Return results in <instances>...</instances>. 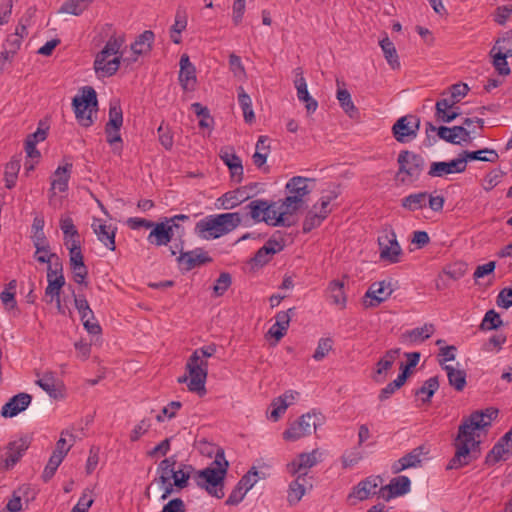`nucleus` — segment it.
I'll use <instances>...</instances> for the list:
<instances>
[{"label":"nucleus","mask_w":512,"mask_h":512,"mask_svg":"<svg viewBox=\"0 0 512 512\" xmlns=\"http://www.w3.org/2000/svg\"><path fill=\"white\" fill-rule=\"evenodd\" d=\"M497 415V409L487 408L462 418L453 442L455 453L447 464V469H460L476 458L480 444L486 438Z\"/></svg>","instance_id":"1"},{"label":"nucleus","mask_w":512,"mask_h":512,"mask_svg":"<svg viewBox=\"0 0 512 512\" xmlns=\"http://www.w3.org/2000/svg\"><path fill=\"white\" fill-rule=\"evenodd\" d=\"M294 73H295V80H294V85H295V88L297 90V97L300 100H304L305 98H307L310 94H309V91H308V88H307V83H306V80L303 76V71L301 68H296L294 70Z\"/></svg>","instance_id":"56"},{"label":"nucleus","mask_w":512,"mask_h":512,"mask_svg":"<svg viewBox=\"0 0 512 512\" xmlns=\"http://www.w3.org/2000/svg\"><path fill=\"white\" fill-rule=\"evenodd\" d=\"M124 42L121 35H112L109 38L94 60V69L98 76L109 77L118 71L122 58L120 49Z\"/></svg>","instance_id":"4"},{"label":"nucleus","mask_w":512,"mask_h":512,"mask_svg":"<svg viewBox=\"0 0 512 512\" xmlns=\"http://www.w3.org/2000/svg\"><path fill=\"white\" fill-rule=\"evenodd\" d=\"M327 295L333 305L340 309L346 307L347 298L344 291V282L339 280L331 281L327 287Z\"/></svg>","instance_id":"34"},{"label":"nucleus","mask_w":512,"mask_h":512,"mask_svg":"<svg viewBox=\"0 0 512 512\" xmlns=\"http://www.w3.org/2000/svg\"><path fill=\"white\" fill-rule=\"evenodd\" d=\"M424 163V159L420 155L410 151H402L398 155L397 180L404 184L416 181L424 169Z\"/></svg>","instance_id":"8"},{"label":"nucleus","mask_w":512,"mask_h":512,"mask_svg":"<svg viewBox=\"0 0 512 512\" xmlns=\"http://www.w3.org/2000/svg\"><path fill=\"white\" fill-rule=\"evenodd\" d=\"M64 285L65 277L62 264L56 263L53 267H47V287L45 288L43 300L48 304H52L54 297L61 295Z\"/></svg>","instance_id":"14"},{"label":"nucleus","mask_w":512,"mask_h":512,"mask_svg":"<svg viewBox=\"0 0 512 512\" xmlns=\"http://www.w3.org/2000/svg\"><path fill=\"white\" fill-rule=\"evenodd\" d=\"M93 232L97 239L110 251H114L115 236L117 228L112 225L105 224L101 219L94 218L91 224Z\"/></svg>","instance_id":"20"},{"label":"nucleus","mask_w":512,"mask_h":512,"mask_svg":"<svg viewBox=\"0 0 512 512\" xmlns=\"http://www.w3.org/2000/svg\"><path fill=\"white\" fill-rule=\"evenodd\" d=\"M411 491V480L408 476L398 475L386 484V501L405 496Z\"/></svg>","instance_id":"25"},{"label":"nucleus","mask_w":512,"mask_h":512,"mask_svg":"<svg viewBox=\"0 0 512 512\" xmlns=\"http://www.w3.org/2000/svg\"><path fill=\"white\" fill-rule=\"evenodd\" d=\"M466 170V159L459 157L451 161L432 162L428 175L431 177H444L449 174L462 173Z\"/></svg>","instance_id":"17"},{"label":"nucleus","mask_w":512,"mask_h":512,"mask_svg":"<svg viewBox=\"0 0 512 512\" xmlns=\"http://www.w3.org/2000/svg\"><path fill=\"white\" fill-rule=\"evenodd\" d=\"M333 342L330 338H321L318 341L317 348L313 354L316 361L323 360L332 349Z\"/></svg>","instance_id":"63"},{"label":"nucleus","mask_w":512,"mask_h":512,"mask_svg":"<svg viewBox=\"0 0 512 512\" xmlns=\"http://www.w3.org/2000/svg\"><path fill=\"white\" fill-rule=\"evenodd\" d=\"M406 362L401 363L400 370L401 372L397 376V378L391 384H404L407 380L408 376L412 373L415 366L419 363L420 354L418 352H412L406 354Z\"/></svg>","instance_id":"40"},{"label":"nucleus","mask_w":512,"mask_h":512,"mask_svg":"<svg viewBox=\"0 0 512 512\" xmlns=\"http://www.w3.org/2000/svg\"><path fill=\"white\" fill-rule=\"evenodd\" d=\"M74 305L77 309L80 320L84 326V328H90L92 331L96 330L97 327H93V325H87L89 323V319H93L94 312L89 306L88 301L83 295H74Z\"/></svg>","instance_id":"37"},{"label":"nucleus","mask_w":512,"mask_h":512,"mask_svg":"<svg viewBox=\"0 0 512 512\" xmlns=\"http://www.w3.org/2000/svg\"><path fill=\"white\" fill-rule=\"evenodd\" d=\"M232 279L229 273L223 272L216 279L213 286V292L215 296H222L231 286Z\"/></svg>","instance_id":"60"},{"label":"nucleus","mask_w":512,"mask_h":512,"mask_svg":"<svg viewBox=\"0 0 512 512\" xmlns=\"http://www.w3.org/2000/svg\"><path fill=\"white\" fill-rule=\"evenodd\" d=\"M443 368L446 371L449 384H466V373L464 370L455 368L452 365H445Z\"/></svg>","instance_id":"59"},{"label":"nucleus","mask_w":512,"mask_h":512,"mask_svg":"<svg viewBox=\"0 0 512 512\" xmlns=\"http://www.w3.org/2000/svg\"><path fill=\"white\" fill-rule=\"evenodd\" d=\"M435 331L433 324L426 323L421 327H417L409 331L408 335L412 341H423L429 338Z\"/></svg>","instance_id":"54"},{"label":"nucleus","mask_w":512,"mask_h":512,"mask_svg":"<svg viewBox=\"0 0 512 512\" xmlns=\"http://www.w3.org/2000/svg\"><path fill=\"white\" fill-rule=\"evenodd\" d=\"M123 125V113L119 103L114 102L110 104L109 120L105 126L121 128Z\"/></svg>","instance_id":"52"},{"label":"nucleus","mask_w":512,"mask_h":512,"mask_svg":"<svg viewBox=\"0 0 512 512\" xmlns=\"http://www.w3.org/2000/svg\"><path fill=\"white\" fill-rule=\"evenodd\" d=\"M90 3V0H67L62 4L60 12L78 16L83 13Z\"/></svg>","instance_id":"48"},{"label":"nucleus","mask_w":512,"mask_h":512,"mask_svg":"<svg viewBox=\"0 0 512 512\" xmlns=\"http://www.w3.org/2000/svg\"><path fill=\"white\" fill-rule=\"evenodd\" d=\"M386 62L394 71H399L401 69V62L396 48L388 37H386Z\"/></svg>","instance_id":"53"},{"label":"nucleus","mask_w":512,"mask_h":512,"mask_svg":"<svg viewBox=\"0 0 512 512\" xmlns=\"http://www.w3.org/2000/svg\"><path fill=\"white\" fill-rule=\"evenodd\" d=\"M312 419L313 416L309 413L302 415L283 432V438L286 441L294 442L310 435L316 429V424Z\"/></svg>","instance_id":"15"},{"label":"nucleus","mask_w":512,"mask_h":512,"mask_svg":"<svg viewBox=\"0 0 512 512\" xmlns=\"http://www.w3.org/2000/svg\"><path fill=\"white\" fill-rule=\"evenodd\" d=\"M211 259L202 250H193L182 253L179 261L185 267L186 270H191L196 266L202 265L209 262Z\"/></svg>","instance_id":"35"},{"label":"nucleus","mask_w":512,"mask_h":512,"mask_svg":"<svg viewBox=\"0 0 512 512\" xmlns=\"http://www.w3.org/2000/svg\"><path fill=\"white\" fill-rule=\"evenodd\" d=\"M153 42L154 33L150 30H146L132 43L131 50L136 56L146 54L151 50ZM136 60L137 57L133 58V61Z\"/></svg>","instance_id":"36"},{"label":"nucleus","mask_w":512,"mask_h":512,"mask_svg":"<svg viewBox=\"0 0 512 512\" xmlns=\"http://www.w3.org/2000/svg\"><path fill=\"white\" fill-rule=\"evenodd\" d=\"M30 444L31 438L29 436L20 437L19 439L9 443L5 458L6 468L13 467L29 448Z\"/></svg>","instance_id":"24"},{"label":"nucleus","mask_w":512,"mask_h":512,"mask_svg":"<svg viewBox=\"0 0 512 512\" xmlns=\"http://www.w3.org/2000/svg\"><path fill=\"white\" fill-rule=\"evenodd\" d=\"M241 220L237 212L208 215L196 223L194 232L203 240H214L232 232Z\"/></svg>","instance_id":"3"},{"label":"nucleus","mask_w":512,"mask_h":512,"mask_svg":"<svg viewBox=\"0 0 512 512\" xmlns=\"http://www.w3.org/2000/svg\"><path fill=\"white\" fill-rule=\"evenodd\" d=\"M34 259L39 263L48 264V267H53L56 263L62 264L59 256L51 251L49 243L35 248Z\"/></svg>","instance_id":"42"},{"label":"nucleus","mask_w":512,"mask_h":512,"mask_svg":"<svg viewBox=\"0 0 512 512\" xmlns=\"http://www.w3.org/2000/svg\"><path fill=\"white\" fill-rule=\"evenodd\" d=\"M503 175H504V173L500 169H494V170L490 171L488 174H486V176L483 179V182H482L483 189L485 191L492 190L494 187H496L500 183Z\"/></svg>","instance_id":"61"},{"label":"nucleus","mask_w":512,"mask_h":512,"mask_svg":"<svg viewBox=\"0 0 512 512\" xmlns=\"http://www.w3.org/2000/svg\"><path fill=\"white\" fill-rule=\"evenodd\" d=\"M429 193L417 192L412 193L401 200V206L408 211H417L423 209L427 205Z\"/></svg>","instance_id":"39"},{"label":"nucleus","mask_w":512,"mask_h":512,"mask_svg":"<svg viewBox=\"0 0 512 512\" xmlns=\"http://www.w3.org/2000/svg\"><path fill=\"white\" fill-rule=\"evenodd\" d=\"M179 83L185 91L195 90L197 77L196 68L191 63L190 58L187 54H182L179 61Z\"/></svg>","instance_id":"18"},{"label":"nucleus","mask_w":512,"mask_h":512,"mask_svg":"<svg viewBox=\"0 0 512 512\" xmlns=\"http://www.w3.org/2000/svg\"><path fill=\"white\" fill-rule=\"evenodd\" d=\"M420 119L414 115L400 117L392 126V134L400 143H408L417 137Z\"/></svg>","instance_id":"11"},{"label":"nucleus","mask_w":512,"mask_h":512,"mask_svg":"<svg viewBox=\"0 0 512 512\" xmlns=\"http://www.w3.org/2000/svg\"><path fill=\"white\" fill-rule=\"evenodd\" d=\"M74 441V435L69 430L62 431L61 436L56 443V448L54 452L65 457L69 450L71 449V447L73 446Z\"/></svg>","instance_id":"50"},{"label":"nucleus","mask_w":512,"mask_h":512,"mask_svg":"<svg viewBox=\"0 0 512 512\" xmlns=\"http://www.w3.org/2000/svg\"><path fill=\"white\" fill-rule=\"evenodd\" d=\"M462 157L466 159V163L472 160L494 163L498 160L499 155L494 149L484 148L478 151H463Z\"/></svg>","instance_id":"43"},{"label":"nucleus","mask_w":512,"mask_h":512,"mask_svg":"<svg viewBox=\"0 0 512 512\" xmlns=\"http://www.w3.org/2000/svg\"><path fill=\"white\" fill-rule=\"evenodd\" d=\"M219 156L224 164L229 168L231 178L234 182H241L243 179L242 160L236 155L231 147H224L220 150Z\"/></svg>","instance_id":"19"},{"label":"nucleus","mask_w":512,"mask_h":512,"mask_svg":"<svg viewBox=\"0 0 512 512\" xmlns=\"http://www.w3.org/2000/svg\"><path fill=\"white\" fill-rule=\"evenodd\" d=\"M293 310V308H290L287 311H280L276 314L275 323L268 331L269 335L275 338L276 341H279L286 334L289 328L291 313H293Z\"/></svg>","instance_id":"30"},{"label":"nucleus","mask_w":512,"mask_h":512,"mask_svg":"<svg viewBox=\"0 0 512 512\" xmlns=\"http://www.w3.org/2000/svg\"><path fill=\"white\" fill-rule=\"evenodd\" d=\"M252 186H244L225 193L221 198L224 209H232L251 197Z\"/></svg>","instance_id":"28"},{"label":"nucleus","mask_w":512,"mask_h":512,"mask_svg":"<svg viewBox=\"0 0 512 512\" xmlns=\"http://www.w3.org/2000/svg\"><path fill=\"white\" fill-rule=\"evenodd\" d=\"M429 449L426 446H418L401 458L391 463L390 470L393 474H399L404 470L421 467L428 459Z\"/></svg>","instance_id":"12"},{"label":"nucleus","mask_w":512,"mask_h":512,"mask_svg":"<svg viewBox=\"0 0 512 512\" xmlns=\"http://www.w3.org/2000/svg\"><path fill=\"white\" fill-rule=\"evenodd\" d=\"M216 346L210 344L196 349L189 360L186 368L189 374V384H205L207 379L208 359L216 353Z\"/></svg>","instance_id":"6"},{"label":"nucleus","mask_w":512,"mask_h":512,"mask_svg":"<svg viewBox=\"0 0 512 512\" xmlns=\"http://www.w3.org/2000/svg\"><path fill=\"white\" fill-rule=\"evenodd\" d=\"M491 52L512 56V30L506 32L494 45Z\"/></svg>","instance_id":"51"},{"label":"nucleus","mask_w":512,"mask_h":512,"mask_svg":"<svg viewBox=\"0 0 512 512\" xmlns=\"http://www.w3.org/2000/svg\"><path fill=\"white\" fill-rule=\"evenodd\" d=\"M456 101L450 99H441L436 102L435 105V116L438 121L450 123L458 117L460 114L458 108H455Z\"/></svg>","instance_id":"29"},{"label":"nucleus","mask_w":512,"mask_h":512,"mask_svg":"<svg viewBox=\"0 0 512 512\" xmlns=\"http://www.w3.org/2000/svg\"><path fill=\"white\" fill-rule=\"evenodd\" d=\"M295 479L290 483L287 492V501L290 505L297 504L307 491V487L312 485L308 483L306 477L294 476Z\"/></svg>","instance_id":"31"},{"label":"nucleus","mask_w":512,"mask_h":512,"mask_svg":"<svg viewBox=\"0 0 512 512\" xmlns=\"http://www.w3.org/2000/svg\"><path fill=\"white\" fill-rule=\"evenodd\" d=\"M71 171V163H66L63 166H58V168L55 170L51 178V196L56 195L57 192L64 193L67 191Z\"/></svg>","instance_id":"27"},{"label":"nucleus","mask_w":512,"mask_h":512,"mask_svg":"<svg viewBox=\"0 0 512 512\" xmlns=\"http://www.w3.org/2000/svg\"><path fill=\"white\" fill-rule=\"evenodd\" d=\"M106 141L112 146L113 153L120 155L123 148V141L120 135V128L105 126Z\"/></svg>","instance_id":"46"},{"label":"nucleus","mask_w":512,"mask_h":512,"mask_svg":"<svg viewBox=\"0 0 512 512\" xmlns=\"http://www.w3.org/2000/svg\"><path fill=\"white\" fill-rule=\"evenodd\" d=\"M262 247L267 249L272 255H275L284 249L285 239L280 233H275Z\"/></svg>","instance_id":"57"},{"label":"nucleus","mask_w":512,"mask_h":512,"mask_svg":"<svg viewBox=\"0 0 512 512\" xmlns=\"http://www.w3.org/2000/svg\"><path fill=\"white\" fill-rule=\"evenodd\" d=\"M362 457H363V452L360 449L359 445H358V447H354L350 450L345 451L342 456L343 467L349 468V467L355 466L356 464L359 463V461L362 459Z\"/></svg>","instance_id":"55"},{"label":"nucleus","mask_w":512,"mask_h":512,"mask_svg":"<svg viewBox=\"0 0 512 512\" xmlns=\"http://www.w3.org/2000/svg\"><path fill=\"white\" fill-rule=\"evenodd\" d=\"M237 91L238 102L243 111L244 120L247 123H252L255 119V114L252 108V100L242 86L238 87Z\"/></svg>","instance_id":"44"},{"label":"nucleus","mask_w":512,"mask_h":512,"mask_svg":"<svg viewBox=\"0 0 512 512\" xmlns=\"http://www.w3.org/2000/svg\"><path fill=\"white\" fill-rule=\"evenodd\" d=\"M383 292L384 281L373 283L363 297V305L366 308L378 306L384 301V297L382 296Z\"/></svg>","instance_id":"38"},{"label":"nucleus","mask_w":512,"mask_h":512,"mask_svg":"<svg viewBox=\"0 0 512 512\" xmlns=\"http://www.w3.org/2000/svg\"><path fill=\"white\" fill-rule=\"evenodd\" d=\"M269 207V201L264 199H256L249 202L246 206L250 217L254 222H261V218H263L262 214L265 209Z\"/></svg>","instance_id":"47"},{"label":"nucleus","mask_w":512,"mask_h":512,"mask_svg":"<svg viewBox=\"0 0 512 512\" xmlns=\"http://www.w3.org/2000/svg\"><path fill=\"white\" fill-rule=\"evenodd\" d=\"M503 324L500 314L494 309L488 310L480 324V329L483 331H490L499 328Z\"/></svg>","instance_id":"49"},{"label":"nucleus","mask_w":512,"mask_h":512,"mask_svg":"<svg viewBox=\"0 0 512 512\" xmlns=\"http://www.w3.org/2000/svg\"><path fill=\"white\" fill-rule=\"evenodd\" d=\"M20 167H21L20 160L17 158H12L6 164L5 172H4V180H5V186L8 189H12L13 187H15L17 178H18V173L20 171Z\"/></svg>","instance_id":"45"},{"label":"nucleus","mask_w":512,"mask_h":512,"mask_svg":"<svg viewBox=\"0 0 512 512\" xmlns=\"http://www.w3.org/2000/svg\"><path fill=\"white\" fill-rule=\"evenodd\" d=\"M31 400V396L27 393L14 395L2 406L1 416L4 418H12L18 415L30 405Z\"/></svg>","instance_id":"21"},{"label":"nucleus","mask_w":512,"mask_h":512,"mask_svg":"<svg viewBox=\"0 0 512 512\" xmlns=\"http://www.w3.org/2000/svg\"><path fill=\"white\" fill-rule=\"evenodd\" d=\"M261 222L266 223L269 226H290V215L284 209V205L281 200L269 201V207L264 210L262 214Z\"/></svg>","instance_id":"16"},{"label":"nucleus","mask_w":512,"mask_h":512,"mask_svg":"<svg viewBox=\"0 0 512 512\" xmlns=\"http://www.w3.org/2000/svg\"><path fill=\"white\" fill-rule=\"evenodd\" d=\"M299 393L289 390L285 392L283 395L275 398L271 404V411L269 412L268 417L274 422L278 421L280 417L285 413L287 408L294 404V402L298 399Z\"/></svg>","instance_id":"22"},{"label":"nucleus","mask_w":512,"mask_h":512,"mask_svg":"<svg viewBox=\"0 0 512 512\" xmlns=\"http://www.w3.org/2000/svg\"><path fill=\"white\" fill-rule=\"evenodd\" d=\"M60 229L63 232L64 235V243L66 246L72 245V241H75V243H81L80 242V235L79 232L74 225V221L72 217L68 214H63L60 217L59 220Z\"/></svg>","instance_id":"33"},{"label":"nucleus","mask_w":512,"mask_h":512,"mask_svg":"<svg viewBox=\"0 0 512 512\" xmlns=\"http://www.w3.org/2000/svg\"><path fill=\"white\" fill-rule=\"evenodd\" d=\"M437 134L441 139L452 144H461L471 139V132L464 126H441L437 129Z\"/></svg>","instance_id":"26"},{"label":"nucleus","mask_w":512,"mask_h":512,"mask_svg":"<svg viewBox=\"0 0 512 512\" xmlns=\"http://www.w3.org/2000/svg\"><path fill=\"white\" fill-rule=\"evenodd\" d=\"M336 197L337 194L335 192H329L328 194L323 195L320 200L312 206L303 222L304 232H309L312 229L320 226V224L331 213V203L336 199Z\"/></svg>","instance_id":"9"},{"label":"nucleus","mask_w":512,"mask_h":512,"mask_svg":"<svg viewBox=\"0 0 512 512\" xmlns=\"http://www.w3.org/2000/svg\"><path fill=\"white\" fill-rule=\"evenodd\" d=\"M153 229L149 233L147 240L150 244L155 246L167 245L173 237V225L169 224L166 220L154 224Z\"/></svg>","instance_id":"23"},{"label":"nucleus","mask_w":512,"mask_h":512,"mask_svg":"<svg viewBox=\"0 0 512 512\" xmlns=\"http://www.w3.org/2000/svg\"><path fill=\"white\" fill-rule=\"evenodd\" d=\"M336 97L340 103V106L346 113L351 115V113L356 111V108L351 99V95L347 89L338 87Z\"/></svg>","instance_id":"58"},{"label":"nucleus","mask_w":512,"mask_h":512,"mask_svg":"<svg viewBox=\"0 0 512 512\" xmlns=\"http://www.w3.org/2000/svg\"><path fill=\"white\" fill-rule=\"evenodd\" d=\"M384 491L383 479L381 476H369L359 482L348 495L350 504L356 501H363L371 496L381 494Z\"/></svg>","instance_id":"10"},{"label":"nucleus","mask_w":512,"mask_h":512,"mask_svg":"<svg viewBox=\"0 0 512 512\" xmlns=\"http://www.w3.org/2000/svg\"><path fill=\"white\" fill-rule=\"evenodd\" d=\"M313 182V179L302 176H294L286 183L285 190L287 196L280 200L290 217L304 206L306 197L312 191L310 184Z\"/></svg>","instance_id":"5"},{"label":"nucleus","mask_w":512,"mask_h":512,"mask_svg":"<svg viewBox=\"0 0 512 512\" xmlns=\"http://www.w3.org/2000/svg\"><path fill=\"white\" fill-rule=\"evenodd\" d=\"M193 472L196 471L188 464H180L177 469L175 468L172 476L175 488L177 490L186 488Z\"/></svg>","instance_id":"41"},{"label":"nucleus","mask_w":512,"mask_h":512,"mask_svg":"<svg viewBox=\"0 0 512 512\" xmlns=\"http://www.w3.org/2000/svg\"><path fill=\"white\" fill-rule=\"evenodd\" d=\"M512 454V426L494 445L491 456L495 461L505 460Z\"/></svg>","instance_id":"32"},{"label":"nucleus","mask_w":512,"mask_h":512,"mask_svg":"<svg viewBox=\"0 0 512 512\" xmlns=\"http://www.w3.org/2000/svg\"><path fill=\"white\" fill-rule=\"evenodd\" d=\"M322 456L318 449L308 453H300L291 462L286 464V471L291 476H303L307 478L309 470L314 467Z\"/></svg>","instance_id":"13"},{"label":"nucleus","mask_w":512,"mask_h":512,"mask_svg":"<svg viewBox=\"0 0 512 512\" xmlns=\"http://www.w3.org/2000/svg\"><path fill=\"white\" fill-rule=\"evenodd\" d=\"M402 249L400 245L394 241H389V246L386 245V263H398L401 260Z\"/></svg>","instance_id":"62"},{"label":"nucleus","mask_w":512,"mask_h":512,"mask_svg":"<svg viewBox=\"0 0 512 512\" xmlns=\"http://www.w3.org/2000/svg\"><path fill=\"white\" fill-rule=\"evenodd\" d=\"M73 107L78 123L90 127L94 123L93 115L97 112V95L92 87H84L80 95L73 98Z\"/></svg>","instance_id":"7"},{"label":"nucleus","mask_w":512,"mask_h":512,"mask_svg":"<svg viewBox=\"0 0 512 512\" xmlns=\"http://www.w3.org/2000/svg\"><path fill=\"white\" fill-rule=\"evenodd\" d=\"M93 502H94V500L91 496V491L86 489L82 493L77 504L73 507L72 510H74V512H88V510L92 506Z\"/></svg>","instance_id":"64"},{"label":"nucleus","mask_w":512,"mask_h":512,"mask_svg":"<svg viewBox=\"0 0 512 512\" xmlns=\"http://www.w3.org/2000/svg\"><path fill=\"white\" fill-rule=\"evenodd\" d=\"M215 457L210 466L195 472L196 482L204 488L209 495L221 499L224 497V479L229 466L224 450L215 448Z\"/></svg>","instance_id":"2"}]
</instances>
